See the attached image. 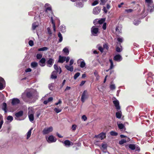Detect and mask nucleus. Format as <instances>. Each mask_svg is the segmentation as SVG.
Segmentation results:
<instances>
[{"label":"nucleus","mask_w":154,"mask_h":154,"mask_svg":"<svg viewBox=\"0 0 154 154\" xmlns=\"http://www.w3.org/2000/svg\"><path fill=\"white\" fill-rule=\"evenodd\" d=\"M88 94L87 90H85L81 96V100L82 103H84L85 100L88 98Z\"/></svg>","instance_id":"f257e3e1"},{"label":"nucleus","mask_w":154,"mask_h":154,"mask_svg":"<svg viewBox=\"0 0 154 154\" xmlns=\"http://www.w3.org/2000/svg\"><path fill=\"white\" fill-rule=\"evenodd\" d=\"M91 32L93 35L97 36V34L99 32V29L98 28L95 27L94 26H93L91 28Z\"/></svg>","instance_id":"f03ea898"},{"label":"nucleus","mask_w":154,"mask_h":154,"mask_svg":"<svg viewBox=\"0 0 154 154\" xmlns=\"http://www.w3.org/2000/svg\"><path fill=\"white\" fill-rule=\"evenodd\" d=\"M44 7L45 8V11L46 13H48L49 11L50 12H52V7L48 3L45 4Z\"/></svg>","instance_id":"7ed1b4c3"},{"label":"nucleus","mask_w":154,"mask_h":154,"mask_svg":"<svg viewBox=\"0 0 154 154\" xmlns=\"http://www.w3.org/2000/svg\"><path fill=\"white\" fill-rule=\"evenodd\" d=\"M53 130V127L51 126L48 128H44L42 131V133L44 134H47L52 132Z\"/></svg>","instance_id":"20e7f679"},{"label":"nucleus","mask_w":154,"mask_h":154,"mask_svg":"<svg viewBox=\"0 0 154 154\" xmlns=\"http://www.w3.org/2000/svg\"><path fill=\"white\" fill-rule=\"evenodd\" d=\"M47 140L48 143H51L55 142L57 140V139L55 138L54 136L52 135H51L49 136Z\"/></svg>","instance_id":"39448f33"},{"label":"nucleus","mask_w":154,"mask_h":154,"mask_svg":"<svg viewBox=\"0 0 154 154\" xmlns=\"http://www.w3.org/2000/svg\"><path fill=\"white\" fill-rule=\"evenodd\" d=\"M101 11V8L99 6H97L94 8L93 9V13L94 14H98Z\"/></svg>","instance_id":"423d86ee"},{"label":"nucleus","mask_w":154,"mask_h":154,"mask_svg":"<svg viewBox=\"0 0 154 154\" xmlns=\"http://www.w3.org/2000/svg\"><path fill=\"white\" fill-rule=\"evenodd\" d=\"M33 110H31V111L28 112V116L29 120L32 122L34 120V114L32 113L30 114L31 112L33 113Z\"/></svg>","instance_id":"0eeeda50"},{"label":"nucleus","mask_w":154,"mask_h":154,"mask_svg":"<svg viewBox=\"0 0 154 154\" xmlns=\"http://www.w3.org/2000/svg\"><path fill=\"white\" fill-rule=\"evenodd\" d=\"M27 97L30 99H32L34 98V93L31 92H27L26 93Z\"/></svg>","instance_id":"6e6552de"},{"label":"nucleus","mask_w":154,"mask_h":154,"mask_svg":"<svg viewBox=\"0 0 154 154\" xmlns=\"http://www.w3.org/2000/svg\"><path fill=\"white\" fill-rule=\"evenodd\" d=\"M20 100L17 98H13L12 99L11 104L13 106H15L20 103Z\"/></svg>","instance_id":"1a4fd4ad"},{"label":"nucleus","mask_w":154,"mask_h":154,"mask_svg":"<svg viewBox=\"0 0 154 154\" xmlns=\"http://www.w3.org/2000/svg\"><path fill=\"white\" fill-rule=\"evenodd\" d=\"M54 62V60L51 58H50L47 61L46 63L48 64V66L51 67L52 65Z\"/></svg>","instance_id":"9d476101"},{"label":"nucleus","mask_w":154,"mask_h":154,"mask_svg":"<svg viewBox=\"0 0 154 154\" xmlns=\"http://www.w3.org/2000/svg\"><path fill=\"white\" fill-rule=\"evenodd\" d=\"M113 103L114 104L116 109L117 110H119L120 109V107L119 105V102L118 100H113Z\"/></svg>","instance_id":"9b49d317"},{"label":"nucleus","mask_w":154,"mask_h":154,"mask_svg":"<svg viewBox=\"0 0 154 154\" xmlns=\"http://www.w3.org/2000/svg\"><path fill=\"white\" fill-rule=\"evenodd\" d=\"M96 137L100 138L102 140L106 137V134L102 132L97 135L95 136Z\"/></svg>","instance_id":"f8f14e48"},{"label":"nucleus","mask_w":154,"mask_h":154,"mask_svg":"<svg viewBox=\"0 0 154 154\" xmlns=\"http://www.w3.org/2000/svg\"><path fill=\"white\" fill-rule=\"evenodd\" d=\"M54 69L56 70L55 71L56 72V73H57L59 72V74H60L62 72V70L58 66V65L55 64L54 65Z\"/></svg>","instance_id":"ddd939ff"},{"label":"nucleus","mask_w":154,"mask_h":154,"mask_svg":"<svg viewBox=\"0 0 154 154\" xmlns=\"http://www.w3.org/2000/svg\"><path fill=\"white\" fill-rule=\"evenodd\" d=\"M45 59L44 58H42L39 62V64L41 66H44L45 65Z\"/></svg>","instance_id":"4468645a"},{"label":"nucleus","mask_w":154,"mask_h":154,"mask_svg":"<svg viewBox=\"0 0 154 154\" xmlns=\"http://www.w3.org/2000/svg\"><path fill=\"white\" fill-rule=\"evenodd\" d=\"M66 60V57H62L60 55L58 62L61 63H63Z\"/></svg>","instance_id":"2eb2a0df"},{"label":"nucleus","mask_w":154,"mask_h":154,"mask_svg":"<svg viewBox=\"0 0 154 154\" xmlns=\"http://www.w3.org/2000/svg\"><path fill=\"white\" fill-rule=\"evenodd\" d=\"M23 111L22 110H20L18 112L16 113L15 116L19 118L23 116Z\"/></svg>","instance_id":"dca6fc26"},{"label":"nucleus","mask_w":154,"mask_h":154,"mask_svg":"<svg viewBox=\"0 0 154 154\" xmlns=\"http://www.w3.org/2000/svg\"><path fill=\"white\" fill-rule=\"evenodd\" d=\"M5 82L4 79L0 77V90H2L4 88L3 83Z\"/></svg>","instance_id":"f3484780"},{"label":"nucleus","mask_w":154,"mask_h":154,"mask_svg":"<svg viewBox=\"0 0 154 154\" xmlns=\"http://www.w3.org/2000/svg\"><path fill=\"white\" fill-rule=\"evenodd\" d=\"M121 58L122 57L121 55L119 54H117L115 56L114 60L116 61H120Z\"/></svg>","instance_id":"a211bd4d"},{"label":"nucleus","mask_w":154,"mask_h":154,"mask_svg":"<svg viewBox=\"0 0 154 154\" xmlns=\"http://www.w3.org/2000/svg\"><path fill=\"white\" fill-rule=\"evenodd\" d=\"M57 73H56V72L55 71H53L51 74V78L52 79H56L57 78Z\"/></svg>","instance_id":"6ab92c4d"},{"label":"nucleus","mask_w":154,"mask_h":154,"mask_svg":"<svg viewBox=\"0 0 154 154\" xmlns=\"http://www.w3.org/2000/svg\"><path fill=\"white\" fill-rule=\"evenodd\" d=\"M65 68L68 70L69 71L71 72H72L73 70V66H70L67 65H66L65 66Z\"/></svg>","instance_id":"aec40b11"},{"label":"nucleus","mask_w":154,"mask_h":154,"mask_svg":"<svg viewBox=\"0 0 154 154\" xmlns=\"http://www.w3.org/2000/svg\"><path fill=\"white\" fill-rule=\"evenodd\" d=\"M51 23L53 24V29L54 30V32L56 31V29H55V25L54 21L53 20V18L52 17L51 18Z\"/></svg>","instance_id":"412c9836"},{"label":"nucleus","mask_w":154,"mask_h":154,"mask_svg":"<svg viewBox=\"0 0 154 154\" xmlns=\"http://www.w3.org/2000/svg\"><path fill=\"white\" fill-rule=\"evenodd\" d=\"M71 143H72L69 140H66L64 141V143L65 146H69L71 145Z\"/></svg>","instance_id":"4be33fe9"},{"label":"nucleus","mask_w":154,"mask_h":154,"mask_svg":"<svg viewBox=\"0 0 154 154\" xmlns=\"http://www.w3.org/2000/svg\"><path fill=\"white\" fill-rule=\"evenodd\" d=\"M33 129L32 128H31L28 132L27 134V139H29L30 137L31 134V131Z\"/></svg>","instance_id":"5701e85b"},{"label":"nucleus","mask_w":154,"mask_h":154,"mask_svg":"<svg viewBox=\"0 0 154 154\" xmlns=\"http://www.w3.org/2000/svg\"><path fill=\"white\" fill-rule=\"evenodd\" d=\"M2 109L4 110L5 112H6V109H7V104L6 103H3L2 106Z\"/></svg>","instance_id":"b1692460"},{"label":"nucleus","mask_w":154,"mask_h":154,"mask_svg":"<svg viewBox=\"0 0 154 154\" xmlns=\"http://www.w3.org/2000/svg\"><path fill=\"white\" fill-rule=\"evenodd\" d=\"M48 49V48L46 47H44L38 49V51H44Z\"/></svg>","instance_id":"393cba45"},{"label":"nucleus","mask_w":154,"mask_h":154,"mask_svg":"<svg viewBox=\"0 0 154 154\" xmlns=\"http://www.w3.org/2000/svg\"><path fill=\"white\" fill-rule=\"evenodd\" d=\"M58 35L59 38V39L58 41L59 42H61L63 40V37L62 35L60 32H59L58 34Z\"/></svg>","instance_id":"a878e982"},{"label":"nucleus","mask_w":154,"mask_h":154,"mask_svg":"<svg viewBox=\"0 0 154 154\" xmlns=\"http://www.w3.org/2000/svg\"><path fill=\"white\" fill-rule=\"evenodd\" d=\"M31 66L32 68L36 67L38 66V63L35 62H32L31 63Z\"/></svg>","instance_id":"bb28decb"},{"label":"nucleus","mask_w":154,"mask_h":154,"mask_svg":"<svg viewBox=\"0 0 154 154\" xmlns=\"http://www.w3.org/2000/svg\"><path fill=\"white\" fill-rule=\"evenodd\" d=\"M116 115L117 118L120 119L122 116V113L120 112H117L116 113Z\"/></svg>","instance_id":"cd10ccee"},{"label":"nucleus","mask_w":154,"mask_h":154,"mask_svg":"<svg viewBox=\"0 0 154 154\" xmlns=\"http://www.w3.org/2000/svg\"><path fill=\"white\" fill-rule=\"evenodd\" d=\"M129 148L132 150H134L135 149V146L134 144H130L129 146Z\"/></svg>","instance_id":"c85d7f7f"},{"label":"nucleus","mask_w":154,"mask_h":154,"mask_svg":"<svg viewBox=\"0 0 154 154\" xmlns=\"http://www.w3.org/2000/svg\"><path fill=\"white\" fill-rule=\"evenodd\" d=\"M38 26L36 25L35 23H33L32 25V30H35Z\"/></svg>","instance_id":"c756f323"},{"label":"nucleus","mask_w":154,"mask_h":154,"mask_svg":"<svg viewBox=\"0 0 154 154\" xmlns=\"http://www.w3.org/2000/svg\"><path fill=\"white\" fill-rule=\"evenodd\" d=\"M127 141L126 140L124 139H122L119 141V144L120 145H122L124 143H126Z\"/></svg>","instance_id":"7c9ffc66"},{"label":"nucleus","mask_w":154,"mask_h":154,"mask_svg":"<svg viewBox=\"0 0 154 154\" xmlns=\"http://www.w3.org/2000/svg\"><path fill=\"white\" fill-rule=\"evenodd\" d=\"M105 19L104 18H101V19L99 20L98 22H99V24H103L105 21Z\"/></svg>","instance_id":"2f4dec72"},{"label":"nucleus","mask_w":154,"mask_h":154,"mask_svg":"<svg viewBox=\"0 0 154 154\" xmlns=\"http://www.w3.org/2000/svg\"><path fill=\"white\" fill-rule=\"evenodd\" d=\"M54 111L56 113H57L60 112L62 111V109H58L57 108H55L54 109Z\"/></svg>","instance_id":"473e14b6"},{"label":"nucleus","mask_w":154,"mask_h":154,"mask_svg":"<svg viewBox=\"0 0 154 154\" xmlns=\"http://www.w3.org/2000/svg\"><path fill=\"white\" fill-rule=\"evenodd\" d=\"M107 148L106 144H102L101 149L103 150L106 149Z\"/></svg>","instance_id":"72a5a7b5"},{"label":"nucleus","mask_w":154,"mask_h":154,"mask_svg":"<svg viewBox=\"0 0 154 154\" xmlns=\"http://www.w3.org/2000/svg\"><path fill=\"white\" fill-rule=\"evenodd\" d=\"M80 73L79 72H77L75 74L74 76V79L75 80L79 76Z\"/></svg>","instance_id":"f704fd0d"},{"label":"nucleus","mask_w":154,"mask_h":154,"mask_svg":"<svg viewBox=\"0 0 154 154\" xmlns=\"http://www.w3.org/2000/svg\"><path fill=\"white\" fill-rule=\"evenodd\" d=\"M63 51L66 53V55H67L69 54V51L67 48H65L63 49Z\"/></svg>","instance_id":"c9c22d12"},{"label":"nucleus","mask_w":154,"mask_h":154,"mask_svg":"<svg viewBox=\"0 0 154 154\" xmlns=\"http://www.w3.org/2000/svg\"><path fill=\"white\" fill-rule=\"evenodd\" d=\"M118 126L120 129H122L125 127L124 125L122 124H118Z\"/></svg>","instance_id":"e433bc0d"},{"label":"nucleus","mask_w":154,"mask_h":154,"mask_svg":"<svg viewBox=\"0 0 154 154\" xmlns=\"http://www.w3.org/2000/svg\"><path fill=\"white\" fill-rule=\"evenodd\" d=\"M85 66V63L84 61H82L81 62L80 66L81 68H83Z\"/></svg>","instance_id":"4c0bfd02"},{"label":"nucleus","mask_w":154,"mask_h":154,"mask_svg":"<svg viewBox=\"0 0 154 154\" xmlns=\"http://www.w3.org/2000/svg\"><path fill=\"white\" fill-rule=\"evenodd\" d=\"M103 47L104 48L108 50L109 49V47L107 43H105L103 45Z\"/></svg>","instance_id":"58836bf2"},{"label":"nucleus","mask_w":154,"mask_h":154,"mask_svg":"<svg viewBox=\"0 0 154 154\" xmlns=\"http://www.w3.org/2000/svg\"><path fill=\"white\" fill-rule=\"evenodd\" d=\"M110 134L112 136H116L117 135L118 133L114 131H111L110 132Z\"/></svg>","instance_id":"ea45409f"},{"label":"nucleus","mask_w":154,"mask_h":154,"mask_svg":"<svg viewBox=\"0 0 154 154\" xmlns=\"http://www.w3.org/2000/svg\"><path fill=\"white\" fill-rule=\"evenodd\" d=\"M7 119L10 120V122H11L13 119V117L11 116H9L7 117Z\"/></svg>","instance_id":"a19ab883"},{"label":"nucleus","mask_w":154,"mask_h":154,"mask_svg":"<svg viewBox=\"0 0 154 154\" xmlns=\"http://www.w3.org/2000/svg\"><path fill=\"white\" fill-rule=\"evenodd\" d=\"M100 4L101 5H104L106 2V0H100Z\"/></svg>","instance_id":"79ce46f5"},{"label":"nucleus","mask_w":154,"mask_h":154,"mask_svg":"<svg viewBox=\"0 0 154 154\" xmlns=\"http://www.w3.org/2000/svg\"><path fill=\"white\" fill-rule=\"evenodd\" d=\"M133 10L131 8L129 9H127L125 10V11L127 12V13H131L133 12Z\"/></svg>","instance_id":"37998d69"},{"label":"nucleus","mask_w":154,"mask_h":154,"mask_svg":"<svg viewBox=\"0 0 154 154\" xmlns=\"http://www.w3.org/2000/svg\"><path fill=\"white\" fill-rule=\"evenodd\" d=\"M42 55L41 54H37L36 55V58L38 59H40L42 57Z\"/></svg>","instance_id":"c03bdc74"},{"label":"nucleus","mask_w":154,"mask_h":154,"mask_svg":"<svg viewBox=\"0 0 154 154\" xmlns=\"http://www.w3.org/2000/svg\"><path fill=\"white\" fill-rule=\"evenodd\" d=\"M99 2L98 1L96 0L94 2H93L92 4L91 5L92 6H95V5H97L98 4Z\"/></svg>","instance_id":"a18cd8bd"},{"label":"nucleus","mask_w":154,"mask_h":154,"mask_svg":"<svg viewBox=\"0 0 154 154\" xmlns=\"http://www.w3.org/2000/svg\"><path fill=\"white\" fill-rule=\"evenodd\" d=\"M110 88L111 90H113L115 89L116 87L114 85L112 84L110 86Z\"/></svg>","instance_id":"49530a36"},{"label":"nucleus","mask_w":154,"mask_h":154,"mask_svg":"<svg viewBox=\"0 0 154 154\" xmlns=\"http://www.w3.org/2000/svg\"><path fill=\"white\" fill-rule=\"evenodd\" d=\"M145 2L147 3L148 4L152 3H153L152 0H145Z\"/></svg>","instance_id":"de8ad7c7"},{"label":"nucleus","mask_w":154,"mask_h":154,"mask_svg":"<svg viewBox=\"0 0 154 154\" xmlns=\"http://www.w3.org/2000/svg\"><path fill=\"white\" fill-rule=\"evenodd\" d=\"M29 44L31 46H32L34 45L33 42L32 40H30L29 42Z\"/></svg>","instance_id":"09e8293b"},{"label":"nucleus","mask_w":154,"mask_h":154,"mask_svg":"<svg viewBox=\"0 0 154 154\" xmlns=\"http://www.w3.org/2000/svg\"><path fill=\"white\" fill-rule=\"evenodd\" d=\"M116 51L118 52H119L121 51L122 49L119 47H117L116 49Z\"/></svg>","instance_id":"8fccbe9b"},{"label":"nucleus","mask_w":154,"mask_h":154,"mask_svg":"<svg viewBox=\"0 0 154 154\" xmlns=\"http://www.w3.org/2000/svg\"><path fill=\"white\" fill-rule=\"evenodd\" d=\"M77 5L78 6L80 7H82L83 6V4L81 2H79L77 4Z\"/></svg>","instance_id":"3c124183"},{"label":"nucleus","mask_w":154,"mask_h":154,"mask_svg":"<svg viewBox=\"0 0 154 154\" xmlns=\"http://www.w3.org/2000/svg\"><path fill=\"white\" fill-rule=\"evenodd\" d=\"M94 75L97 77H97H99L97 72L96 71H95L94 72Z\"/></svg>","instance_id":"603ef678"},{"label":"nucleus","mask_w":154,"mask_h":154,"mask_svg":"<svg viewBox=\"0 0 154 154\" xmlns=\"http://www.w3.org/2000/svg\"><path fill=\"white\" fill-rule=\"evenodd\" d=\"M76 127L77 125H73L72 126V128L73 131H75L76 130Z\"/></svg>","instance_id":"864d4df0"},{"label":"nucleus","mask_w":154,"mask_h":154,"mask_svg":"<svg viewBox=\"0 0 154 154\" xmlns=\"http://www.w3.org/2000/svg\"><path fill=\"white\" fill-rule=\"evenodd\" d=\"M98 20H98V19H96L95 20H94L93 22L94 24L95 25L97 24L98 23H99V22H98Z\"/></svg>","instance_id":"5fc2aeb1"},{"label":"nucleus","mask_w":154,"mask_h":154,"mask_svg":"<svg viewBox=\"0 0 154 154\" xmlns=\"http://www.w3.org/2000/svg\"><path fill=\"white\" fill-rule=\"evenodd\" d=\"M106 23H104L103 24L102 28L103 30H105L106 29Z\"/></svg>","instance_id":"6e6d98bb"},{"label":"nucleus","mask_w":154,"mask_h":154,"mask_svg":"<svg viewBox=\"0 0 154 154\" xmlns=\"http://www.w3.org/2000/svg\"><path fill=\"white\" fill-rule=\"evenodd\" d=\"M62 101L60 99H59L58 101V102L56 103H55V105H57L59 104H61L62 103Z\"/></svg>","instance_id":"4d7b16f0"},{"label":"nucleus","mask_w":154,"mask_h":154,"mask_svg":"<svg viewBox=\"0 0 154 154\" xmlns=\"http://www.w3.org/2000/svg\"><path fill=\"white\" fill-rule=\"evenodd\" d=\"M98 50L101 52L103 53V49L102 47L100 46L98 48Z\"/></svg>","instance_id":"13d9d810"},{"label":"nucleus","mask_w":154,"mask_h":154,"mask_svg":"<svg viewBox=\"0 0 154 154\" xmlns=\"http://www.w3.org/2000/svg\"><path fill=\"white\" fill-rule=\"evenodd\" d=\"M102 10L104 11V12L105 13V14H106L107 13V10L106 9V8H105V7H103V8L102 9Z\"/></svg>","instance_id":"bf43d9fd"},{"label":"nucleus","mask_w":154,"mask_h":154,"mask_svg":"<svg viewBox=\"0 0 154 154\" xmlns=\"http://www.w3.org/2000/svg\"><path fill=\"white\" fill-rule=\"evenodd\" d=\"M47 30L48 31V33L49 34L51 35L52 34L51 30L49 28H47Z\"/></svg>","instance_id":"052dcab7"},{"label":"nucleus","mask_w":154,"mask_h":154,"mask_svg":"<svg viewBox=\"0 0 154 154\" xmlns=\"http://www.w3.org/2000/svg\"><path fill=\"white\" fill-rule=\"evenodd\" d=\"M82 119L84 120V121H85L87 119V118L85 115H83L82 116Z\"/></svg>","instance_id":"680f3d73"},{"label":"nucleus","mask_w":154,"mask_h":154,"mask_svg":"<svg viewBox=\"0 0 154 154\" xmlns=\"http://www.w3.org/2000/svg\"><path fill=\"white\" fill-rule=\"evenodd\" d=\"M32 71V69L30 68H27V69H26V70H25V72H31Z\"/></svg>","instance_id":"e2e57ef3"},{"label":"nucleus","mask_w":154,"mask_h":154,"mask_svg":"<svg viewBox=\"0 0 154 154\" xmlns=\"http://www.w3.org/2000/svg\"><path fill=\"white\" fill-rule=\"evenodd\" d=\"M118 41L119 42L122 43V42L123 40L122 38H117Z\"/></svg>","instance_id":"0e129e2a"},{"label":"nucleus","mask_w":154,"mask_h":154,"mask_svg":"<svg viewBox=\"0 0 154 154\" xmlns=\"http://www.w3.org/2000/svg\"><path fill=\"white\" fill-rule=\"evenodd\" d=\"M3 122H3V119L1 120V121L0 122V129L2 128V125L3 123Z\"/></svg>","instance_id":"69168bd1"},{"label":"nucleus","mask_w":154,"mask_h":154,"mask_svg":"<svg viewBox=\"0 0 154 154\" xmlns=\"http://www.w3.org/2000/svg\"><path fill=\"white\" fill-rule=\"evenodd\" d=\"M86 81H82L81 82L80 86H82L85 83Z\"/></svg>","instance_id":"338daca9"},{"label":"nucleus","mask_w":154,"mask_h":154,"mask_svg":"<svg viewBox=\"0 0 154 154\" xmlns=\"http://www.w3.org/2000/svg\"><path fill=\"white\" fill-rule=\"evenodd\" d=\"M53 100V98L52 97H50L49 98H48V102H51Z\"/></svg>","instance_id":"774afa93"}]
</instances>
